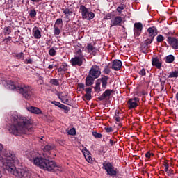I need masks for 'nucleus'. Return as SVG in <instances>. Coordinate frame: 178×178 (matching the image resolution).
I'll return each mask as SVG.
<instances>
[{"mask_svg":"<svg viewBox=\"0 0 178 178\" xmlns=\"http://www.w3.org/2000/svg\"><path fill=\"white\" fill-rule=\"evenodd\" d=\"M3 149V145L0 143V165H2L3 169L18 177H30L31 174L29 170L19 168L16 165L19 164V159L15 152H2Z\"/></svg>","mask_w":178,"mask_h":178,"instance_id":"obj_1","label":"nucleus"},{"mask_svg":"<svg viewBox=\"0 0 178 178\" xmlns=\"http://www.w3.org/2000/svg\"><path fill=\"white\" fill-rule=\"evenodd\" d=\"M8 119L13 122V124L8 127V131L11 134L21 136L27 131H33V120L19 116L17 112L10 114Z\"/></svg>","mask_w":178,"mask_h":178,"instance_id":"obj_2","label":"nucleus"},{"mask_svg":"<svg viewBox=\"0 0 178 178\" xmlns=\"http://www.w3.org/2000/svg\"><path fill=\"white\" fill-rule=\"evenodd\" d=\"M24 155L31 161L34 165L47 170V172H54V170H60L63 172V168L58 167L56 163L52 160L44 159L41 156L40 152L35 151H26L24 152Z\"/></svg>","mask_w":178,"mask_h":178,"instance_id":"obj_3","label":"nucleus"},{"mask_svg":"<svg viewBox=\"0 0 178 178\" xmlns=\"http://www.w3.org/2000/svg\"><path fill=\"white\" fill-rule=\"evenodd\" d=\"M7 87L8 88H10V90H15L16 92L22 94V95L26 99H30L33 96V88L27 85H20L16 86L14 82L12 81H8Z\"/></svg>","mask_w":178,"mask_h":178,"instance_id":"obj_4","label":"nucleus"},{"mask_svg":"<svg viewBox=\"0 0 178 178\" xmlns=\"http://www.w3.org/2000/svg\"><path fill=\"white\" fill-rule=\"evenodd\" d=\"M79 12L81 13L83 20H92L95 17V14L90 11V9L87 8L84 6H81L79 8Z\"/></svg>","mask_w":178,"mask_h":178,"instance_id":"obj_5","label":"nucleus"},{"mask_svg":"<svg viewBox=\"0 0 178 178\" xmlns=\"http://www.w3.org/2000/svg\"><path fill=\"white\" fill-rule=\"evenodd\" d=\"M103 169L106 170L107 175H109V176H116V175H118V171H116L113 165L109 162L103 163Z\"/></svg>","mask_w":178,"mask_h":178,"instance_id":"obj_6","label":"nucleus"},{"mask_svg":"<svg viewBox=\"0 0 178 178\" xmlns=\"http://www.w3.org/2000/svg\"><path fill=\"white\" fill-rule=\"evenodd\" d=\"M89 76L93 79H98L101 76V68L98 65H92L89 71Z\"/></svg>","mask_w":178,"mask_h":178,"instance_id":"obj_7","label":"nucleus"},{"mask_svg":"<svg viewBox=\"0 0 178 178\" xmlns=\"http://www.w3.org/2000/svg\"><path fill=\"white\" fill-rule=\"evenodd\" d=\"M143 31V24L138 22L134 25V34L136 37H138Z\"/></svg>","mask_w":178,"mask_h":178,"instance_id":"obj_8","label":"nucleus"},{"mask_svg":"<svg viewBox=\"0 0 178 178\" xmlns=\"http://www.w3.org/2000/svg\"><path fill=\"white\" fill-rule=\"evenodd\" d=\"M83 60H84V59L75 56L71 58L70 62L72 66H81V65H83Z\"/></svg>","mask_w":178,"mask_h":178,"instance_id":"obj_9","label":"nucleus"},{"mask_svg":"<svg viewBox=\"0 0 178 178\" xmlns=\"http://www.w3.org/2000/svg\"><path fill=\"white\" fill-rule=\"evenodd\" d=\"M82 153L83 154V156H85V159L89 163H92V157L91 156V154L90 153V151L87 149V147H83L82 149Z\"/></svg>","mask_w":178,"mask_h":178,"instance_id":"obj_10","label":"nucleus"},{"mask_svg":"<svg viewBox=\"0 0 178 178\" xmlns=\"http://www.w3.org/2000/svg\"><path fill=\"white\" fill-rule=\"evenodd\" d=\"M168 44H170V47L173 48V49H178V39L172 37H168Z\"/></svg>","mask_w":178,"mask_h":178,"instance_id":"obj_11","label":"nucleus"},{"mask_svg":"<svg viewBox=\"0 0 178 178\" xmlns=\"http://www.w3.org/2000/svg\"><path fill=\"white\" fill-rule=\"evenodd\" d=\"M26 109L28 112L33 113L34 115H42V111L38 108V107L31 106L27 107Z\"/></svg>","mask_w":178,"mask_h":178,"instance_id":"obj_12","label":"nucleus"},{"mask_svg":"<svg viewBox=\"0 0 178 178\" xmlns=\"http://www.w3.org/2000/svg\"><path fill=\"white\" fill-rule=\"evenodd\" d=\"M147 33L151 38H154L158 34V29L155 26L149 27L147 29Z\"/></svg>","mask_w":178,"mask_h":178,"instance_id":"obj_13","label":"nucleus"},{"mask_svg":"<svg viewBox=\"0 0 178 178\" xmlns=\"http://www.w3.org/2000/svg\"><path fill=\"white\" fill-rule=\"evenodd\" d=\"M32 34L36 40H40L41 38V31L35 26L32 30Z\"/></svg>","mask_w":178,"mask_h":178,"instance_id":"obj_14","label":"nucleus"},{"mask_svg":"<svg viewBox=\"0 0 178 178\" xmlns=\"http://www.w3.org/2000/svg\"><path fill=\"white\" fill-rule=\"evenodd\" d=\"M137 102H138V98L131 99L128 102V106L130 109L133 108H137Z\"/></svg>","mask_w":178,"mask_h":178,"instance_id":"obj_15","label":"nucleus"},{"mask_svg":"<svg viewBox=\"0 0 178 178\" xmlns=\"http://www.w3.org/2000/svg\"><path fill=\"white\" fill-rule=\"evenodd\" d=\"M152 65L157 67V69H161L162 66V63L161 62V60L158 58H153L152 60Z\"/></svg>","mask_w":178,"mask_h":178,"instance_id":"obj_16","label":"nucleus"},{"mask_svg":"<svg viewBox=\"0 0 178 178\" xmlns=\"http://www.w3.org/2000/svg\"><path fill=\"white\" fill-rule=\"evenodd\" d=\"M112 67L114 69V70H120L122 68V61L119 60H114L113 62Z\"/></svg>","mask_w":178,"mask_h":178,"instance_id":"obj_17","label":"nucleus"},{"mask_svg":"<svg viewBox=\"0 0 178 178\" xmlns=\"http://www.w3.org/2000/svg\"><path fill=\"white\" fill-rule=\"evenodd\" d=\"M122 22H123V19H122V17L120 16H117L111 19L112 26H119Z\"/></svg>","mask_w":178,"mask_h":178,"instance_id":"obj_18","label":"nucleus"},{"mask_svg":"<svg viewBox=\"0 0 178 178\" xmlns=\"http://www.w3.org/2000/svg\"><path fill=\"white\" fill-rule=\"evenodd\" d=\"M94 80H95V79L88 74L86 79V86H92V84H94Z\"/></svg>","mask_w":178,"mask_h":178,"instance_id":"obj_19","label":"nucleus"},{"mask_svg":"<svg viewBox=\"0 0 178 178\" xmlns=\"http://www.w3.org/2000/svg\"><path fill=\"white\" fill-rule=\"evenodd\" d=\"M56 147L54 144H47L46 145L44 148H42L44 152H49V151H52L55 149Z\"/></svg>","mask_w":178,"mask_h":178,"instance_id":"obj_20","label":"nucleus"},{"mask_svg":"<svg viewBox=\"0 0 178 178\" xmlns=\"http://www.w3.org/2000/svg\"><path fill=\"white\" fill-rule=\"evenodd\" d=\"M108 80H109V77L105 76L100 79L102 88H106V86H108Z\"/></svg>","mask_w":178,"mask_h":178,"instance_id":"obj_21","label":"nucleus"},{"mask_svg":"<svg viewBox=\"0 0 178 178\" xmlns=\"http://www.w3.org/2000/svg\"><path fill=\"white\" fill-rule=\"evenodd\" d=\"M58 98L63 104H67L69 102V99H67L66 96L63 95V93L62 92L58 94Z\"/></svg>","mask_w":178,"mask_h":178,"instance_id":"obj_22","label":"nucleus"},{"mask_svg":"<svg viewBox=\"0 0 178 178\" xmlns=\"http://www.w3.org/2000/svg\"><path fill=\"white\" fill-rule=\"evenodd\" d=\"M111 94H112V90L108 89L101 95L100 99H105L106 97H110Z\"/></svg>","mask_w":178,"mask_h":178,"instance_id":"obj_23","label":"nucleus"},{"mask_svg":"<svg viewBox=\"0 0 178 178\" xmlns=\"http://www.w3.org/2000/svg\"><path fill=\"white\" fill-rule=\"evenodd\" d=\"M63 12L66 17H69V16H72V15L73 14V11H72L69 8L63 9Z\"/></svg>","mask_w":178,"mask_h":178,"instance_id":"obj_24","label":"nucleus"},{"mask_svg":"<svg viewBox=\"0 0 178 178\" xmlns=\"http://www.w3.org/2000/svg\"><path fill=\"white\" fill-rule=\"evenodd\" d=\"M114 119L116 122H120L122 120V113H119V111H115Z\"/></svg>","mask_w":178,"mask_h":178,"instance_id":"obj_25","label":"nucleus"},{"mask_svg":"<svg viewBox=\"0 0 178 178\" xmlns=\"http://www.w3.org/2000/svg\"><path fill=\"white\" fill-rule=\"evenodd\" d=\"M175 61V56L173 55H169L166 56V63H172Z\"/></svg>","mask_w":178,"mask_h":178,"instance_id":"obj_26","label":"nucleus"},{"mask_svg":"<svg viewBox=\"0 0 178 178\" xmlns=\"http://www.w3.org/2000/svg\"><path fill=\"white\" fill-rule=\"evenodd\" d=\"M125 8H126V6L124 4H121L120 6L117 7L116 11L118 13H122V12H123V10H124Z\"/></svg>","mask_w":178,"mask_h":178,"instance_id":"obj_27","label":"nucleus"},{"mask_svg":"<svg viewBox=\"0 0 178 178\" xmlns=\"http://www.w3.org/2000/svg\"><path fill=\"white\" fill-rule=\"evenodd\" d=\"M76 56L77 58H81V59H84V56L83 55V51H81V49H78L76 51Z\"/></svg>","mask_w":178,"mask_h":178,"instance_id":"obj_28","label":"nucleus"},{"mask_svg":"<svg viewBox=\"0 0 178 178\" xmlns=\"http://www.w3.org/2000/svg\"><path fill=\"white\" fill-rule=\"evenodd\" d=\"M54 31L55 35H59L60 34V29L56 25L54 26Z\"/></svg>","mask_w":178,"mask_h":178,"instance_id":"obj_29","label":"nucleus"},{"mask_svg":"<svg viewBox=\"0 0 178 178\" xmlns=\"http://www.w3.org/2000/svg\"><path fill=\"white\" fill-rule=\"evenodd\" d=\"M169 79H172L173 77H178V71H172L170 73L168 76Z\"/></svg>","mask_w":178,"mask_h":178,"instance_id":"obj_30","label":"nucleus"},{"mask_svg":"<svg viewBox=\"0 0 178 178\" xmlns=\"http://www.w3.org/2000/svg\"><path fill=\"white\" fill-rule=\"evenodd\" d=\"M60 70L63 72H66L67 69H69V66L66 64V63H63L61 66L60 67Z\"/></svg>","mask_w":178,"mask_h":178,"instance_id":"obj_31","label":"nucleus"},{"mask_svg":"<svg viewBox=\"0 0 178 178\" xmlns=\"http://www.w3.org/2000/svg\"><path fill=\"white\" fill-rule=\"evenodd\" d=\"M87 49H88V52H95V47H94L91 44H88L87 46Z\"/></svg>","mask_w":178,"mask_h":178,"instance_id":"obj_32","label":"nucleus"},{"mask_svg":"<svg viewBox=\"0 0 178 178\" xmlns=\"http://www.w3.org/2000/svg\"><path fill=\"white\" fill-rule=\"evenodd\" d=\"M49 54L50 56H55L56 55V51L54 48H51L49 51Z\"/></svg>","mask_w":178,"mask_h":178,"instance_id":"obj_33","label":"nucleus"},{"mask_svg":"<svg viewBox=\"0 0 178 178\" xmlns=\"http://www.w3.org/2000/svg\"><path fill=\"white\" fill-rule=\"evenodd\" d=\"M67 134H68L70 136H75V134H76V129H74V128L70 129L67 131Z\"/></svg>","mask_w":178,"mask_h":178,"instance_id":"obj_34","label":"nucleus"},{"mask_svg":"<svg viewBox=\"0 0 178 178\" xmlns=\"http://www.w3.org/2000/svg\"><path fill=\"white\" fill-rule=\"evenodd\" d=\"M51 84H53V86H59V81L58 79H52L50 81Z\"/></svg>","mask_w":178,"mask_h":178,"instance_id":"obj_35","label":"nucleus"},{"mask_svg":"<svg viewBox=\"0 0 178 178\" xmlns=\"http://www.w3.org/2000/svg\"><path fill=\"white\" fill-rule=\"evenodd\" d=\"M92 136L95 138H102V134L97 133V132H92Z\"/></svg>","mask_w":178,"mask_h":178,"instance_id":"obj_36","label":"nucleus"},{"mask_svg":"<svg viewBox=\"0 0 178 178\" xmlns=\"http://www.w3.org/2000/svg\"><path fill=\"white\" fill-rule=\"evenodd\" d=\"M156 40H157V42H162V41H163V40H165V38L162 35H159L156 37Z\"/></svg>","mask_w":178,"mask_h":178,"instance_id":"obj_37","label":"nucleus"},{"mask_svg":"<svg viewBox=\"0 0 178 178\" xmlns=\"http://www.w3.org/2000/svg\"><path fill=\"white\" fill-rule=\"evenodd\" d=\"M29 16L31 17H35V16H37V12L35 11V10H31L29 13Z\"/></svg>","mask_w":178,"mask_h":178,"instance_id":"obj_38","label":"nucleus"},{"mask_svg":"<svg viewBox=\"0 0 178 178\" xmlns=\"http://www.w3.org/2000/svg\"><path fill=\"white\" fill-rule=\"evenodd\" d=\"M12 31H10V26H7L6 28H4V33L5 34L9 35L10 34Z\"/></svg>","mask_w":178,"mask_h":178,"instance_id":"obj_39","label":"nucleus"},{"mask_svg":"<svg viewBox=\"0 0 178 178\" xmlns=\"http://www.w3.org/2000/svg\"><path fill=\"white\" fill-rule=\"evenodd\" d=\"M95 91H99V90H101V83L97 82L96 83V86L95 87Z\"/></svg>","mask_w":178,"mask_h":178,"instance_id":"obj_40","label":"nucleus"},{"mask_svg":"<svg viewBox=\"0 0 178 178\" xmlns=\"http://www.w3.org/2000/svg\"><path fill=\"white\" fill-rule=\"evenodd\" d=\"M51 104L53 105H55V106H58V108H60V105L62 104H60V102H56V101H52Z\"/></svg>","mask_w":178,"mask_h":178,"instance_id":"obj_41","label":"nucleus"},{"mask_svg":"<svg viewBox=\"0 0 178 178\" xmlns=\"http://www.w3.org/2000/svg\"><path fill=\"white\" fill-rule=\"evenodd\" d=\"M17 59H23V52L16 54Z\"/></svg>","mask_w":178,"mask_h":178,"instance_id":"obj_42","label":"nucleus"},{"mask_svg":"<svg viewBox=\"0 0 178 178\" xmlns=\"http://www.w3.org/2000/svg\"><path fill=\"white\" fill-rule=\"evenodd\" d=\"M85 98L87 101H90L91 99V93H86L85 95Z\"/></svg>","mask_w":178,"mask_h":178,"instance_id":"obj_43","label":"nucleus"},{"mask_svg":"<svg viewBox=\"0 0 178 178\" xmlns=\"http://www.w3.org/2000/svg\"><path fill=\"white\" fill-rule=\"evenodd\" d=\"M105 130H106V133H112V131H113V129L111 127H105Z\"/></svg>","mask_w":178,"mask_h":178,"instance_id":"obj_44","label":"nucleus"},{"mask_svg":"<svg viewBox=\"0 0 178 178\" xmlns=\"http://www.w3.org/2000/svg\"><path fill=\"white\" fill-rule=\"evenodd\" d=\"M139 74L140 76H145L146 73H145V69L143 68L142 70H140L139 71Z\"/></svg>","mask_w":178,"mask_h":178,"instance_id":"obj_45","label":"nucleus"},{"mask_svg":"<svg viewBox=\"0 0 178 178\" xmlns=\"http://www.w3.org/2000/svg\"><path fill=\"white\" fill-rule=\"evenodd\" d=\"M60 108L64 111H69V107L65 106L64 104H60Z\"/></svg>","mask_w":178,"mask_h":178,"instance_id":"obj_46","label":"nucleus"},{"mask_svg":"<svg viewBox=\"0 0 178 178\" xmlns=\"http://www.w3.org/2000/svg\"><path fill=\"white\" fill-rule=\"evenodd\" d=\"M85 91H86V94H91V92H92V90L90 88H86L85 89Z\"/></svg>","mask_w":178,"mask_h":178,"instance_id":"obj_47","label":"nucleus"},{"mask_svg":"<svg viewBox=\"0 0 178 178\" xmlns=\"http://www.w3.org/2000/svg\"><path fill=\"white\" fill-rule=\"evenodd\" d=\"M79 90H84V83H79L78 85Z\"/></svg>","mask_w":178,"mask_h":178,"instance_id":"obj_48","label":"nucleus"},{"mask_svg":"<svg viewBox=\"0 0 178 178\" xmlns=\"http://www.w3.org/2000/svg\"><path fill=\"white\" fill-rule=\"evenodd\" d=\"M104 19H105L106 20H111V14H107V15L105 16Z\"/></svg>","mask_w":178,"mask_h":178,"instance_id":"obj_49","label":"nucleus"},{"mask_svg":"<svg viewBox=\"0 0 178 178\" xmlns=\"http://www.w3.org/2000/svg\"><path fill=\"white\" fill-rule=\"evenodd\" d=\"M62 23H63L62 19H58L56 21V24H62Z\"/></svg>","mask_w":178,"mask_h":178,"instance_id":"obj_50","label":"nucleus"},{"mask_svg":"<svg viewBox=\"0 0 178 178\" xmlns=\"http://www.w3.org/2000/svg\"><path fill=\"white\" fill-rule=\"evenodd\" d=\"M153 41H154V38L152 39V38H151L150 40H148L147 41V44L149 45V44H152Z\"/></svg>","mask_w":178,"mask_h":178,"instance_id":"obj_51","label":"nucleus"},{"mask_svg":"<svg viewBox=\"0 0 178 178\" xmlns=\"http://www.w3.org/2000/svg\"><path fill=\"white\" fill-rule=\"evenodd\" d=\"M165 172H168L169 170V165L165 164Z\"/></svg>","mask_w":178,"mask_h":178,"instance_id":"obj_52","label":"nucleus"},{"mask_svg":"<svg viewBox=\"0 0 178 178\" xmlns=\"http://www.w3.org/2000/svg\"><path fill=\"white\" fill-rule=\"evenodd\" d=\"M26 63L27 65H31V63H33V60L31 59L27 60Z\"/></svg>","mask_w":178,"mask_h":178,"instance_id":"obj_53","label":"nucleus"},{"mask_svg":"<svg viewBox=\"0 0 178 178\" xmlns=\"http://www.w3.org/2000/svg\"><path fill=\"white\" fill-rule=\"evenodd\" d=\"M146 158L150 159L151 158V153L147 152L145 154Z\"/></svg>","mask_w":178,"mask_h":178,"instance_id":"obj_54","label":"nucleus"},{"mask_svg":"<svg viewBox=\"0 0 178 178\" xmlns=\"http://www.w3.org/2000/svg\"><path fill=\"white\" fill-rule=\"evenodd\" d=\"M39 81H41V83H44V78L42 76H39Z\"/></svg>","mask_w":178,"mask_h":178,"instance_id":"obj_55","label":"nucleus"},{"mask_svg":"<svg viewBox=\"0 0 178 178\" xmlns=\"http://www.w3.org/2000/svg\"><path fill=\"white\" fill-rule=\"evenodd\" d=\"M111 145H113V144H115V141H113L112 139H110V141H109Z\"/></svg>","mask_w":178,"mask_h":178,"instance_id":"obj_56","label":"nucleus"},{"mask_svg":"<svg viewBox=\"0 0 178 178\" xmlns=\"http://www.w3.org/2000/svg\"><path fill=\"white\" fill-rule=\"evenodd\" d=\"M160 82L161 83V86H163V84H165V81L162 80V79H160Z\"/></svg>","mask_w":178,"mask_h":178,"instance_id":"obj_57","label":"nucleus"},{"mask_svg":"<svg viewBox=\"0 0 178 178\" xmlns=\"http://www.w3.org/2000/svg\"><path fill=\"white\" fill-rule=\"evenodd\" d=\"M48 69H54V65H49Z\"/></svg>","mask_w":178,"mask_h":178,"instance_id":"obj_58","label":"nucleus"},{"mask_svg":"<svg viewBox=\"0 0 178 178\" xmlns=\"http://www.w3.org/2000/svg\"><path fill=\"white\" fill-rule=\"evenodd\" d=\"M32 2H40V0H31Z\"/></svg>","mask_w":178,"mask_h":178,"instance_id":"obj_59","label":"nucleus"},{"mask_svg":"<svg viewBox=\"0 0 178 178\" xmlns=\"http://www.w3.org/2000/svg\"><path fill=\"white\" fill-rule=\"evenodd\" d=\"M177 101H178V92L175 95Z\"/></svg>","mask_w":178,"mask_h":178,"instance_id":"obj_60","label":"nucleus"},{"mask_svg":"<svg viewBox=\"0 0 178 178\" xmlns=\"http://www.w3.org/2000/svg\"><path fill=\"white\" fill-rule=\"evenodd\" d=\"M43 156H47V154H45V153H43Z\"/></svg>","mask_w":178,"mask_h":178,"instance_id":"obj_61","label":"nucleus"},{"mask_svg":"<svg viewBox=\"0 0 178 178\" xmlns=\"http://www.w3.org/2000/svg\"><path fill=\"white\" fill-rule=\"evenodd\" d=\"M2 177V174L0 172V178Z\"/></svg>","mask_w":178,"mask_h":178,"instance_id":"obj_62","label":"nucleus"},{"mask_svg":"<svg viewBox=\"0 0 178 178\" xmlns=\"http://www.w3.org/2000/svg\"><path fill=\"white\" fill-rule=\"evenodd\" d=\"M39 83H40V84H42V83H41V81H39Z\"/></svg>","mask_w":178,"mask_h":178,"instance_id":"obj_63","label":"nucleus"}]
</instances>
